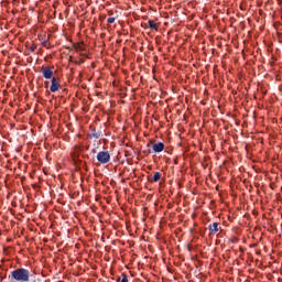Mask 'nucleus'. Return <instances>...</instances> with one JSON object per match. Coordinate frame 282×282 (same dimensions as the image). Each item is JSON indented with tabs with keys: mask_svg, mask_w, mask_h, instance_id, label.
<instances>
[{
	"mask_svg": "<svg viewBox=\"0 0 282 282\" xmlns=\"http://www.w3.org/2000/svg\"><path fill=\"white\" fill-rule=\"evenodd\" d=\"M10 282H30V270L25 268H18L11 272L9 276Z\"/></svg>",
	"mask_w": 282,
	"mask_h": 282,
	"instance_id": "f257e3e1",
	"label": "nucleus"
},
{
	"mask_svg": "<svg viewBox=\"0 0 282 282\" xmlns=\"http://www.w3.org/2000/svg\"><path fill=\"white\" fill-rule=\"evenodd\" d=\"M111 160V154L109 151H100L97 153V161L99 164H108Z\"/></svg>",
	"mask_w": 282,
	"mask_h": 282,
	"instance_id": "f03ea898",
	"label": "nucleus"
},
{
	"mask_svg": "<svg viewBox=\"0 0 282 282\" xmlns=\"http://www.w3.org/2000/svg\"><path fill=\"white\" fill-rule=\"evenodd\" d=\"M41 72H42V76H43V78H45V80H52V78H54V70H52V67L42 66Z\"/></svg>",
	"mask_w": 282,
	"mask_h": 282,
	"instance_id": "7ed1b4c3",
	"label": "nucleus"
},
{
	"mask_svg": "<svg viewBox=\"0 0 282 282\" xmlns=\"http://www.w3.org/2000/svg\"><path fill=\"white\" fill-rule=\"evenodd\" d=\"M58 89H61V78L53 77L51 79L50 91H52V94H56V91H58Z\"/></svg>",
	"mask_w": 282,
	"mask_h": 282,
	"instance_id": "20e7f679",
	"label": "nucleus"
},
{
	"mask_svg": "<svg viewBox=\"0 0 282 282\" xmlns=\"http://www.w3.org/2000/svg\"><path fill=\"white\" fill-rule=\"evenodd\" d=\"M209 228V235H217L219 232V230L221 229V227H219V223H213L208 226Z\"/></svg>",
	"mask_w": 282,
	"mask_h": 282,
	"instance_id": "39448f33",
	"label": "nucleus"
},
{
	"mask_svg": "<svg viewBox=\"0 0 282 282\" xmlns=\"http://www.w3.org/2000/svg\"><path fill=\"white\" fill-rule=\"evenodd\" d=\"M152 149H153V153H162V151H164V144L162 142L154 143L152 145Z\"/></svg>",
	"mask_w": 282,
	"mask_h": 282,
	"instance_id": "423d86ee",
	"label": "nucleus"
},
{
	"mask_svg": "<svg viewBox=\"0 0 282 282\" xmlns=\"http://www.w3.org/2000/svg\"><path fill=\"white\" fill-rule=\"evenodd\" d=\"M148 25H149L150 30H155V32H158V30H160V24L155 23V21H153V20H149Z\"/></svg>",
	"mask_w": 282,
	"mask_h": 282,
	"instance_id": "0eeeda50",
	"label": "nucleus"
},
{
	"mask_svg": "<svg viewBox=\"0 0 282 282\" xmlns=\"http://www.w3.org/2000/svg\"><path fill=\"white\" fill-rule=\"evenodd\" d=\"M74 50H76V52H83V50H85V45L83 44V42L73 44Z\"/></svg>",
	"mask_w": 282,
	"mask_h": 282,
	"instance_id": "6e6552de",
	"label": "nucleus"
},
{
	"mask_svg": "<svg viewBox=\"0 0 282 282\" xmlns=\"http://www.w3.org/2000/svg\"><path fill=\"white\" fill-rule=\"evenodd\" d=\"M80 151H83V148L80 145H76L75 151L73 153L74 158H78V155L80 154Z\"/></svg>",
	"mask_w": 282,
	"mask_h": 282,
	"instance_id": "1a4fd4ad",
	"label": "nucleus"
},
{
	"mask_svg": "<svg viewBox=\"0 0 282 282\" xmlns=\"http://www.w3.org/2000/svg\"><path fill=\"white\" fill-rule=\"evenodd\" d=\"M42 45L46 48L50 50L52 47V44L50 43V41L47 39H44L42 42Z\"/></svg>",
	"mask_w": 282,
	"mask_h": 282,
	"instance_id": "9d476101",
	"label": "nucleus"
},
{
	"mask_svg": "<svg viewBox=\"0 0 282 282\" xmlns=\"http://www.w3.org/2000/svg\"><path fill=\"white\" fill-rule=\"evenodd\" d=\"M161 177H162V173L155 172L153 176V182H160Z\"/></svg>",
	"mask_w": 282,
	"mask_h": 282,
	"instance_id": "9b49d317",
	"label": "nucleus"
},
{
	"mask_svg": "<svg viewBox=\"0 0 282 282\" xmlns=\"http://www.w3.org/2000/svg\"><path fill=\"white\" fill-rule=\"evenodd\" d=\"M121 282H129V278L127 276V274H121Z\"/></svg>",
	"mask_w": 282,
	"mask_h": 282,
	"instance_id": "f8f14e48",
	"label": "nucleus"
},
{
	"mask_svg": "<svg viewBox=\"0 0 282 282\" xmlns=\"http://www.w3.org/2000/svg\"><path fill=\"white\" fill-rule=\"evenodd\" d=\"M107 23H109V24L116 23V18H108Z\"/></svg>",
	"mask_w": 282,
	"mask_h": 282,
	"instance_id": "ddd939ff",
	"label": "nucleus"
},
{
	"mask_svg": "<svg viewBox=\"0 0 282 282\" xmlns=\"http://www.w3.org/2000/svg\"><path fill=\"white\" fill-rule=\"evenodd\" d=\"M45 85H47V82H45Z\"/></svg>",
	"mask_w": 282,
	"mask_h": 282,
	"instance_id": "4468645a",
	"label": "nucleus"
}]
</instances>
